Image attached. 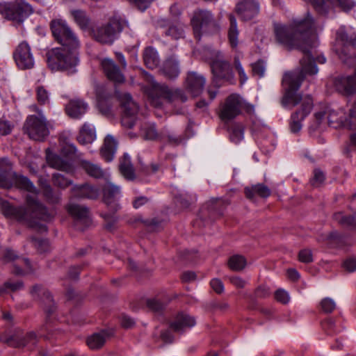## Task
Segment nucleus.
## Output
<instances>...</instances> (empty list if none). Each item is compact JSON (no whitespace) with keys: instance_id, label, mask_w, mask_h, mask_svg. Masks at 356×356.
Returning <instances> with one entry per match:
<instances>
[{"instance_id":"obj_1","label":"nucleus","mask_w":356,"mask_h":356,"mask_svg":"<svg viewBox=\"0 0 356 356\" xmlns=\"http://www.w3.org/2000/svg\"><path fill=\"white\" fill-rule=\"evenodd\" d=\"M274 31L279 43L289 49H298L304 55L300 60V70L285 73L282 79V84L286 86L285 93L282 99V106H295L300 104V108L291 115L289 122L290 131L296 134L301 130L302 122L313 108L312 97H302L296 92L306 76L314 75L318 72L311 54V49L318 44L314 20L312 15L307 13L304 19L295 21L291 26L274 24Z\"/></svg>"},{"instance_id":"obj_2","label":"nucleus","mask_w":356,"mask_h":356,"mask_svg":"<svg viewBox=\"0 0 356 356\" xmlns=\"http://www.w3.org/2000/svg\"><path fill=\"white\" fill-rule=\"evenodd\" d=\"M3 212L6 216L14 218L40 232H46L47 229L40 221H50L54 216L35 197L31 195L26 196L25 207H16L5 204Z\"/></svg>"},{"instance_id":"obj_3","label":"nucleus","mask_w":356,"mask_h":356,"mask_svg":"<svg viewBox=\"0 0 356 356\" xmlns=\"http://www.w3.org/2000/svg\"><path fill=\"white\" fill-rule=\"evenodd\" d=\"M147 95L151 105L156 108H161L163 101L177 106L179 103H184L188 97L185 92L179 88H170L165 84L153 82L147 88Z\"/></svg>"},{"instance_id":"obj_4","label":"nucleus","mask_w":356,"mask_h":356,"mask_svg":"<svg viewBox=\"0 0 356 356\" xmlns=\"http://www.w3.org/2000/svg\"><path fill=\"white\" fill-rule=\"evenodd\" d=\"M337 47L336 53L339 59L344 63L355 66L356 63V30H346L345 26H341L336 33Z\"/></svg>"},{"instance_id":"obj_5","label":"nucleus","mask_w":356,"mask_h":356,"mask_svg":"<svg viewBox=\"0 0 356 356\" xmlns=\"http://www.w3.org/2000/svg\"><path fill=\"white\" fill-rule=\"evenodd\" d=\"M204 55L209 61L213 76V82L224 81L230 84L235 83L234 74L229 61L224 59L221 51L208 48L204 50Z\"/></svg>"},{"instance_id":"obj_6","label":"nucleus","mask_w":356,"mask_h":356,"mask_svg":"<svg viewBox=\"0 0 356 356\" xmlns=\"http://www.w3.org/2000/svg\"><path fill=\"white\" fill-rule=\"evenodd\" d=\"M77 49L65 46L53 48L47 52V62L52 71L71 70L79 63Z\"/></svg>"},{"instance_id":"obj_7","label":"nucleus","mask_w":356,"mask_h":356,"mask_svg":"<svg viewBox=\"0 0 356 356\" xmlns=\"http://www.w3.org/2000/svg\"><path fill=\"white\" fill-rule=\"evenodd\" d=\"M191 23L197 40H200L202 33L215 32L218 29L212 13L207 10L198 9L195 10Z\"/></svg>"},{"instance_id":"obj_8","label":"nucleus","mask_w":356,"mask_h":356,"mask_svg":"<svg viewBox=\"0 0 356 356\" xmlns=\"http://www.w3.org/2000/svg\"><path fill=\"white\" fill-rule=\"evenodd\" d=\"M48 121L42 111H39V115H29L24 124V130L30 138L43 141L49 134Z\"/></svg>"},{"instance_id":"obj_9","label":"nucleus","mask_w":356,"mask_h":356,"mask_svg":"<svg viewBox=\"0 0 356 356\" xmlns=\"http://www.w3.org/2000/svg\"><path fill=\"white\" fill-rule=\"evenodd\" d=\"M50 28L54 38L61 46L69 47L72 49H77L79 47V39L65 20L61 19L52 20Z\"/></svg>"},{"instance_id":"obj_10","label":"nucleus","mask_w":356,"mask_h":356,"mask_svg":"<svg viewBox=\"0 0 356 356\" xmlns=\"http://www.w3.org/2000/svg\"><path fill=\"white\" fill-rule=\"evenodd\" d=\"M33 12L32 6L24 0L0 3V13L6 19L17 22H22Z\"/></svg>"},{"instance_id":"obj_11","label":"nucleus","mask_w":356,"mask_h":356,"mask_svg":"<svg viewBox=\"0 0 356 356\" xmlns=\"http://www.w3.org/2000/svg\"><path fill=\"white\" fill-rule=\"evenodd\" d=\"M122 29L123 26L120 19L113 17L95 29L93 37L99 43L112 44L118 39Z\"/></svg>"},{"instance_id":"obj_12","label":"nucleus","mask_w":356,"mask_h":356,"mask_svg":"<svg viewBox=\"0 0 356 356\" xmlns=\"http://www.w3.org/2000/svg\"><path fill=\"white\" fill-rule=\"evenodd\" d=\"M345 111L330 109L327 113V123L330 127L338 128L343 127L349 129H356V100L353 103L348 117L345 116Z\"/></svg>"},{"instance_id":"obj_13","label":"nucleus","mask_w":356,"mask_h":356,"mask_svg":"<svg viewBox=\"0 0 356 356\" xmlns=\"http://www.w3.org/2000/svg\"><path fill=\"white\" fill-rule=\"evenodd\" d=\"M118 98L123 108L122 125L126 128L131 129L136 123V115L138 113V106L128 93L120 94Z\"/></svg>"},{"instance_id":"obj_14","label":"nucleus","mask_w":356,"mask_h":356,"mask_svg":"<svg viewBox=\"0 0 356 356\" xmlns=\"http://www.w3.org/2000/svg\"><path fill=\"white\" fill-rule=\"evenodd\" d=\"M242 99L236 94L228 96L222 104L220 111V118L223 121H229L238 116L241 111Z\"/></svg>"},{"instance_id":"obj_15","label":"nucleus","mask_w":356,"mask_h":356,"mask_svg":"<svg viewBox=\"0 0 356 356\" xmlns=\"http://www.w3.org/2000/svg\"><path fill=\"white\" fill-rule=\"evenodd\" d=\"M13 58L17 66L21 70H29L34 66V57L31 47L26 42L19 43L15 48Z\"/></svg>"},{"instance_id":"obj_16","label":"nucleus","mask_w":356,"mask_h":356,"mask_svg":"<svg viewBox=\"0 0 356 356\" xmlns=\"http://www.w3.org/2000/svg\"><path fill=\"white\" fill-rule=\"evenodd\" d=\"M0 341L13 348L31 347L36 344L37 336L33 332H28L24 335L21 331H16L8 337L0 336Z\"/></svg>"},{"instance_id":"obj_17","label":"nucleus","mask_w":356,"mask_h":356,"mask_svg":"<svg viewBox=\"0 0 356 356\" xmlns=\"http://www.w3.org/2000/svg\"><path fill=\"white\" fill-rule=\"evenodd\" d=\"M104 202L109 207L111 211L115 212L120 209L118 203L121 197V191L118 186L107 181L102 188Z\"/></svg>"},{"instance_id":"obj_18","label":"nucleus","mask_w":356,"mask_h":356,"mask_svg":"<svg viewBox=\"0 0 356 356\" xmlns=\"http://www.w3.org/2000/svg\"><path fill=\"white\" fill-rule=\"evenodd\" d=\"M236 12L241 19L250 20L259 12V0H239Z\"/></svg>"},{"instance_id":"obj_19","label":"nucleus","mask_w":356,"mask_h":356,"mask_svg":"<svg viewBox=\"0 0 356 356\" xmlns=\"http://www.w3.org/2000/svg\"><path fill=\"white\" fill-rule=\"evenodd\" d=\"M336 90L344 95H350L356 92V68L354 74L348 76H339L334 79Z\"/></svg>"},{"instance_id":"obj_20","label":"nucleus","mask_w":356,"mask_h":356,"mask_svg":"<svg viewBox=\"0 0 356 356\" xmlns=\"http://www.w3.org/2000/svg\"><path fill=\"white\" fill-rule=\"evenodd\" d=\"M101 66L106 76L115 84L122 83L125 77L119 67L111 58H105L101 61Z\"/></svg>"},{"instance_id":"obj_21","label":"nucleus","mask_w":356,"mask_h":356,"mask_svg":"<svg viewBox=\"0 0 356 356\" xmlns=\"http://www.w3.org/2000/svg\"><path fill=\"white\" fill-rule=\"evenodd\" d=\"M4 257L7 261H13V273L15 275H24L32 271L29 260L18 257L14 251L7 250Z\"/></svg>"},{"instance_id":"obj_22","label":"nucleus","mask_w":356,"mask_h":356,"mask_svg":"<svg viewBox=\"0 0 356 356\" xmlns=\"http://www.w3.org/2000/svg\"><path fill=\"white\" fill-rule=\"evenodd\" d=\"M88 104L82 99H70L65 105V113L71 118L80 120L87 113Z\"/></svg>"},{"instance_id":"obj_23","label":"nucleus","mask_w":356,"mask_h":356,"mask_svg":"<svg viewBox=\"0 0 356 356\" xmlns=\"http://www.w3.org/2000/svg\"><path fill=\"white\" fill-rule=\"evenodd\" d=\"M30 293L32 297L35 299L39 298L42 295L41 300L42 302V307L48 316L55 311V304L50 293L42 286L38 284L33 286Z\"/></svg>"},{"instance_id":"obj_24","label":"nucleus","mask_w":356,"mask_h":356,"mask_svg":"<svg viewBox=\"0 0 356 356\" xmlns=\"http://www.w3.org/2000/svg\"><path fill=\"white\" fill-rule=\"evenodd\" d=\"M68 213L73 217L76 225L80 223L83 227H86L90 224L89 211L87 207L75 204H70L67 207Z\"/></svg>"},{"instance_id":"obj_25","label":"nucleus","mask_w":356,"mask_h":356,"mask_svg":"<svg viewBox=\"0 0 356 356\" xmlns=\"http://www.w3.org/2000/svg\"><path fill=\"white\" fill-rule=\"evenodd\" d=\"M205 78L195 72H189L186 78V88L194 97L200 95L205 85Z\"/></svg>"},{"instance_id":"obj_26","label":"nucleus","mask_w":356,"mask_h":356,"mask_svg":"<svg viewBox=\"0 0 356 356\" xmlns=\"http://www.w3.org/2000/svg\"><path fill=\"white\" fill-rule=\"evenodd\" d=\"M196 323L194 317L185 314L179 313L175 320L170 323V327L177 332H183L188 328H191Z\"/></svg>"},{"instance_id":"obj_27","label":"nucleus","mask_w":356,"mask_h":356,"mask_svg":"<svg viewBox=\"0 0 356 356\" xmlns=\"http://www.w3.org/2000/svg\"><path fill=\"white\" fill-rule=\"evenodd\" d=\"M13 172V164L8 158L0 159V187L8 188L12 186L10 177Z\"/></svg>"},{"instance_id":"obj_28","label":"nucleus","mask_w":356,"mask_h":356,"mask_svg":"<svg viewBox=\"0 0 356 356\" xmlns=\"http://www.w3.org/2000/svg\"><path fill=\"white\" fill-rule=\"evenodd\" d=\"M71 192L76 198L96 199L99 195V189L89 184L74 185Z\"/></svg>"},{"instance_id":"obj_29","label":"nucleus","mask_w":356,"mask_h":356,"mask_svg":"<svg viewBox=\"0 0 356 356\" xmlns=\"http://www.w3.org/2000/svg\"><path fill=\"white\" fill-rule=\"evenodd\" d=\"M157 25L160 28L165 29V35L171 37L172 39L177 40L184 37L183 26L179 24L172 25L169 20L161 19L158 20Z\"/></svg>"},{"instance_id":"obj_30","label":"nucleus","mask_w":356,"mask_h":356,"mask_svg":"<svg viewBox=\"0 0 356 356\" xmlns=\"http://www.w3.org/2000/svg\"><path fill=\"white\" fill-rule=\"evenodd\" d=\"M118 143L111 135H107L104 139L103 146L101 148V155L107 162L113 159L117 150Z\"/></svg>"},{"instance_id":"obj_31","label":"nucleus","mask_w":356,"mask_h":356,"mask_svg":"<svg viewBox=\"0 0 356 356\" xmlns=\"http://www.w3.org/2000/svg\"><path fill=\"white\" fill-rule=\"evenodd\" d=\"M76 139L82 145L92 143L96 139L95 127L88 122H85L81 127Z\"/></svg>"},{"instance_id":"obj_32","label":"nucleus","mask_w":356,"mask_h":356,"mask_svg":"<svg viewBox=\"0 0 356 356\" xmlns=\"http://www.w3.org/2000/svg\"><path fill=\"white\" fill-rule=\"evenodd\" d=\"M10 180L12 181V186L15 185L16 187L26 191L35 195L38 193L36 187L26 177L17 175L15 172L10 177Z\"/></svg>"},{"instance_id":"obj_33","label":"nucleus","mask_w":356,"mask_h":356,"mask_svg":"<svg viewBox=\"0 0 356 356\" xmlns=\"http://www.w3.org/2000/svg\"><path fill=\"white\" fill-rule=\"evenodd\" d=\"M161 72L169 79L177 78L180 73L179 62L173 57L168 58L163 63Z\"/></svg>"},{"instance_id":"obj_34","label":"nucleus","mask_w":356,"mask_h":356,"mask_svg":"<svg viewBox=\"0 0 356 356\" xmlns=\"http://www.w3.org/2000/svg\"><path fill=\"white\" fill-rule=\"evenodd\" d=\"M46 159L48 165L53 168L65 172L71 170V165L68 162L65 161L60 156L49 150H47Z\"/></svg>"},{"instance_id":"obj_35","label":"nucleus","mask_w":356,"mask_h":356,"mask_svg":"<svg viewBox=\"0 0 356 356\" xmlns=\"http://www.w3.org/2000/svg\"><path fill=\"white\" fill-rule=\"evenodd\" d=\"M245 194L247 198L252 199L255 195L266 198L271 194L270 189L263 184H257L250 187L245 188Z\"/></svg>"},{"instance_id":"obj_36","label":"nucleus","mask_w":356,"mask_h":356,"mask_svg":"<svg viewBox=\"0 0 356 356\" xmlns=\"http://www.w3.org/2000/svg\"><path fill=\"white\" fill-rule=\"evenodd\" d=\"M143 60L146 67L152 70L156 68L160 63V59L157 51L151 47L145 49L143 53Z\"/></svg>"},{"instance_id":"obj_37","label":"nucleus","mask_w":356,"mask_h":356,"mask_svg":"<svg viewBox=\"0 0 356 356\" xmlns=\"http://www.w3.org/2000/svg\"><path fill=\"white\" fill-rule=\"evenodd\" d=\"M79 166L90 177L100 178L104 176V172L97 164L92 163L86 160H81Z\"/></svg>"},{"instance_id":"obj_38","label":"nucleus","mask_w":356,"mask_h":356,"mask_svg":"<svg viewBox=\"0 0 356 356\" xmlns=\"http://www.w3.org/2000/svg\"><path fill=\"white\" fill-rule=\"evenodd\" d=\"M119 169L122 175L128 180H133L135 178L134 170L131 163L130 157L124 154L120 162Z\"/></svg>"},{"instance_id":"obj_39","label":"nucleus","mask_w":356,"mask_h":356,"mask_svg":"<svg viewBox=\"0 0 356 356\" xmlns=\"http://www.w3.org/2000/svg\"><path fill=\"white\" fill-rule=\"evenodd\" d=\"M230 26L228 30V39L232 48L235 49L238 44L239 31L237 28V22L235 17L232 14L229 15Z\"/></svg>"},{"instance_id":"obj_40","label":"nucleus","mask_w":356,"mask_h":356,"mask_svg":"<svg viewBox=\"0 0 356 356\" xmlns=\"http://www.w3.org/2000/svg\"><path fill=\"white\" fill-rule=\"evenodd\" d=\"M106 338L107 334L104 331L94 333L88 337L86 341L87 345L90 349H99L104 345Z\"/></svg>"},{"instance_id":"obj_41","label":"nucleus","mask_w":356,"mask_h":356,"mask_svg":"<svg viewBox=\"0 0 356 356\" xmlns=\"http://www.w3.org/2000/svg\"><path fill=\"white\" fill-rule=\"evenodd\" d=\"M40 187L42 194L47 202L52 204L59 202L60 200V194L55 193L51 186L46 181L40 182Z\"/></svg>"},{"instance_id":"obj_42","label":"nucleus","mask_w":356,"mask_h":356,"mask_svg":"<svg viewBox=\"0 0 356 356\" xmlns=\"http://www.w3.org/2000/svg\"><path fill=\"white\" fill-rule=\"evenodd\" d=\"M71 15L81 29H87L89 27L90 20L84 11L81 10H72Z\"/></svg>"},{"instance_id":"obj_43","label":"nucleus","mask_w":356,"mask_h":356,"mask_svg":"<svg viewBox=\"0 0 356 356\" xmlns=\"http://www.w3.org/2000/svg\"><path fill=\"white\" fill-rule=\"evenodd\" d=\"M334 219L341 225L349 227L352 230H356V218L353 216H344L342 213H336Z\"/></svg>"},{"instance_id":"obj_44","label":"nucleus","mask_w":356,"mask_h":356,"mask_svg":"<svg viewBox=\"0 0 356 356\" xmlns=\"http://www.w3.org/2000/svg\"><path fill=\"white\" fill-rule=\"evenodd\" d=\"M103 88H99L97 89V97L98 99V106L99 108L100 111L105 114H109L111 111V107L110 105H107V102H109V96L106 95H104L102 92Z\"/></svg>"},{"instance_id":"obj_45","label":"nucleus","mask_w":356,"mask_h":356,"mask_svg":"<svg viewBox=\"0 0 356 356\" xmlns=\"http://www.w3.org/2000/svg\"><path fill=\"white\" fill-rule=\"evenodd\" d=\"M247 261L245 258L239 254H235L229 257L228 260V266L234 271L242 270L246 266Z\"/></svg>"},{"instance_id":"obj_46","label":"nucleus","mask_w":356,"mask_h":356,"mask_svg":"<svg viewBox=\"0 0 356 356\" xmlns=\"http://www.w3.org/2000/svg\"><path fill=\"white\" fill-rule=\"evenodd\" d=\"M244 128L242 124H233L229 131L230 140L237 144L241 142L243 138Z\"/></svg>"},{"instance_id":"obj_47","label":"nucleus","mask_w":356,"mask_h":356,"mask_svg":"<svg viewBox=\"0 0 356 356\" xmlns=\"http://www.w3.org/2000/svg\"><path fill=\"white\" fill-rule=\"evenodd\" d=\"M142 134L146 140H156L159 138V135L156 131L154 124H145L143 127Z\"/></svg>"},{"instance_id":"obj_48","label":"nucleus","mask_w":356,"mask_h":356,"mask_svg":"<svg viewBox=\"0 0 356 356\" xmlns=\"http://www.w3.org/2000/svg\"><path fill=\"white\" fill-rule=\"evenodd\" d=\"M52 181L54 186L63 189L72 184L71 179H67L60 173H54L52 176Z\"/></svg>"},{"instance_id":"obj_49","label":"nucleus","mask_w":356,"mask_h":356,"mask_svg":"<svg viewBox=\"0 0 356 356\" xmlns=\"http://www.w3.org/2000/svg\"><path fill=\"white\" fill-rule=\"evenodd\" d=\"M233 65L235 70L238 72L241 84H244L248 81V77L241 63L240 58L238 56H234Z\"/></svg>"},{"instance_id":"obj_50","label":"nucleus","mask_w":356,"mask_h":356,"mask_svg":"<svg viewBox=\"0 0 356 356\" xmlns=\"http://www.w3.org/2000/svg\"><path fill=\"white\" fill-rule=\"evenodd\" d=\"M36 98L40 104H47L49 102V92L44 86H38L36 88Z\"/></svg>"},{"instance_id":"obj_51","label":"nucleus","mask_w":356,"mask_h":356,"mask_svg":"<svg viewBox=\"0 0 356 356\" xmlns=\"http://www.w3.org/2000/svg\"><path fill=\"white\" fill-rule=\"evenodd\" d=\"M57 330H54V327L51 325V324L47 321L44 325H43L40 330V336L43 337L45 339H49L54 337Z\"/></svg>"},{"instance_id":"obj_52","label":"nucleus","mask_w":356,"mask_h":356,"mask_svg":"<svg viewBox=\"0 0 356 356\" xmlns=\"http://www.w3.org/2000/svg\"><path fill=\"white\" fill-rule=\"evenodd\" d=\"M325 176L323 171L320 169H315L314 170V176L310 179V184L314 187H318L325 181Z\"/></svg>"},{"instance_id":"obj_53","label":"nucleus","mask_w":356,"mask_h":356,"mask_svg":"<svg viewBox=\"0 0 356 356\" xmlns=\"http://www.w3.org/2000/svg\"><path fill=\"white\" fill-rule=\"evenodd\" d=\"M328 239L330 243L337 247L341 248L345 245V237L337 232L330 233Z\"/></svg>"},{"instance_id":"obj_54","label":"nucleus","mask_w":356,"mask_h":356,"mask_svg":"<svg viewBox=\"0 0 356 356\" xmlns=\"http://www.w3.org/2000/svg\"><path fill=\"white\" fill-rule=\"evenodd\" d=\"M252 73L255 76L262 77L264 75L266 70V64L263 60H258L252 64Z\"/></svg>"},{"instance_id":"obj_55","label":"nucleus","mask_w":356,"mask_h":356,"mask_svg":"<svg viewBox=\"0 0 356 356\" xmlns=\"http://www.w3.org/2000/svg\"><path fill=\"white\" fill-rule=\"evenodd\" d=\"M147 307L154 312H160L164 309L165 305L159 300L152 298L147 300Z\"/></svg>"},{"instance_id":"obj_56","label":"nucleus","mask_w":356,"mask_h":356,"mask_svg":"<svg viewBox=\"0 0 356 356\" xmlns=\"http://www.w3.org/2000/svg\"><path fill=\"white\" fill-rule=\"evenodd\" d=\"M24 284L21 281L11 282L8 281L4 283L3 289H0V294L6 290H10L11 291H17L23 288Z\"/></svg>"},{"instance_id":"obj_57","label":"nucleus","mask_w":356,"mask_h":356,"mask_svg":"<svg viewBox=\"0 0 356 356\" xmlns=\"http://www.w3.org/2000/svg\"><path fill=\"white\" fill-rule=\"evenodd\" d=\"M31 241L33 243V245L37 248L38 251L41 252L47 251L49 247L47 241L32 236L31 237Z\"/></svg>"},{"instance_id":"obj_58","label":"nucleus","mask_w":356,"mask_h":356,"mask_svg":"<svg viewBox=\"0 0 356 356\" xmlns=\"http://www.w3.org/2000/svg\"><path fill=\"white\" fill-rule=\"evenodd\" d=\"M321 307L324 312L331 313L335 309L336 304L332 299L325 298L321 300Z\"/></svg>"},{"instance_id":"obj_59","label":"nucleus","mask_w":356,"mask_h":356,"mask_svg":"<svg viewBox=\"0 0 356 356\" xmlns=\"http://www.w3.org/2000/svg\"><path fill=\"white\" fill-rule=\"evenodd\" d=\"M76 147L73 143H65L61 148V152L63 155L72 157L76 153Z\"/></svg>"},{"instance_id":"obj_60","label":"nucleus","mask_w":356,"mask_h":356,"mask_svg":"<svg viewBox=\"0 0 356 356\" xmlns=\"http://www.w3.org/2000/svg\"><path fill=\"white\" fill-rule=\"evenodd\" d=\"M299 261L303 263H310L313 261L312 253L310 250L304 249L298 254Z\"/></svg>"},{"instance_id":"obj_61","label":"nucleus","mask_w":356,"mask_h":356,"mask_svg":"<svg viewBox=\"0 0 356 356\" xmlns=\"http://www.w3.org/2000/svg\"><path fill=\"white\" fill-rule=\"evenodd\" d=\"M275 298L277 301L283 304L287 303L289 300L288 293L283 289L277 290L275 293Z\"/></svg>"},{"instance_id":"obj_62","label":"nucleus","mask_w":356,"mask_h":356,"mask_svg":"<svg viewBox=\"0 0 356 356\" xmlns=\"http://www.w3.org/2000/svg\"><path fill=\"white\" fill-rule=\"evenodd\" d=\"M13 125L7 120H0V135L6 136L10 134Z\"/></svg>"},{"instance_id":"obj_63","label":"nucleus","mask_w":356,"mask_h":356,"mask_svg":"<svg viewBox=\"0 0 356 356\" xmlns=\"http://www.w3.org/2000/svg\"><path fill=\"white\" fill-rule=\"evenodd\" d=\"M153 1L154 0H130L131 3L142 11L146 10Z\"/></svg>"},{"instance_id":"obj_64","label":"nucleus","mask_w":356,"mask_h":356,"mask_svg":"<svg viewBox=\"0 0 356 356\" xmlns=\"http://www.w3.org/2000/svg\"><path fill=\"white\" fill-rule=\"evenodd\" d=\"M346 270L352 273L356 270V259L350 257L346 259L343 264Z\"/></svg>"}]
</instances>
